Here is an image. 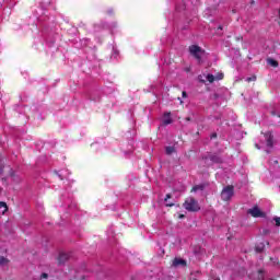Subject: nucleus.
I'll return each instance as SVG.
<instances>
[{
	"instance_id": "1",
	"label": "nucleus",
	"mask_w": 280,
	"mask_h": 280,
	"mask_svg": "<svg viewBox=\"0 0 280 280\" xmlns=\"http://www.w3.org/2000/svg\"><path fill=\"white\" fill-rule=\"evenodd\" d=\"M199 82H209V84H213V82H219V80L224 79V73L218 72L215 75L208 73V74H200Z\"/></svg>"
},
{
	"instance_id": "2",
	"label": "nucleus",
	"mask_w": 280,
	"mask_h": 280,
	"mask_svg": "<svg viewBox=\"0 0 280 280\" xmlns=\"http://www.w3.org/2000/svg\"><path fill=\"white\" fill-rule=\"evenodd\" d=\"M184 208L186 211H200V206L198 205V201L194 198H188L184 202Z\"/></svg>"
},
{
	"instance_id": "3",
	"label": "nucleus",
	"mask_w": 280,
	"mask_h": 280,
	"mask_svg": "<svg viewBox=\"0 0 280 280\" xmlns=\"http://www.w3.org/2000/svg\"><path fill=\"white\" fill-rule=\"evenodd\" d=\"M222 200L229 201L230 198H233V186H226L221 192Z\"/></svg>"
},
{
	"instance_id": "4",
	"label": "nucleus",
	"mask_w": 280,
	"mask_h": 280,
	"mask_svg": "<svg viewBox=\"0 0 280 280\" xmlns=\"http://www.w3.org/2000/svg\"><path fill=\"white\" fill-rule=\"evenodd\" d=\"M189 51H190L191 56L197 58V60H200V58H201V56L203 54L202 49L199 46H197V45L190 46L189 47Z\"/></svg>"
},
{
	"instance_id": "5",
	"label": "nucleus",
	"mask_w": 280,
	"mask_h": 280,
	"mask_svg": "<svg viewBox=\"0 0 280 280\" xmlns=\"http://www.w3.org/2000/svg\"><path fill=\"white\" fill-rule=\"evenodd\" d=\"M247 213H249V215H253V218H264V212L257 206L249 209Z\"/></svg>"
},
{
	"instance_id": "6",
	"label": "nucleus",
	"mask_w": 280,
	"mask_h": 280,
	"mask_svg": "<svg viewBox=\"0 0 280 280\" xmlns=\"http://www.w3.org/2000/svg\"><path fill=\"white\" fill-rule=\"evenodd\" d=\"M265 142H262V145H267V148H272V133L267 132L264 133Z\"/></svg>"
},
{
	"instance_id": "7",
	"label": "nucleus",
	"mask_w": 280,
	"mask_h": 280,
	"mask_svg": "<svg viewBox=\"0 0 280 280\" xmlns=\"http://www.w3.org/2000/svg\"><path fill=\"white\" fill-rule=\"evenodd\" d=\"M173 266L177 268V266H187V262L183 258H175L173 260Z\"/></svg>"
},
{
	"instance_id": "8",
	"label": "nucleus",
	"mask_w": 280,
	"mask_h": 280,
	"mask_svg": "<svg viewBox=\"0 0 280 280\" xmlns=\"http://www.w3.org/2000/svg\"><path fill=\"white\" fill-rule=\"evenodd\" d=\"M163 124L165 126H168V124H172V117H171L170 113L164 114Z\"/></svg>"
},
{
	"instance_id": "9",
	"label": "nucleus",
	"mask_w": 280,
	"mask_h": 280,
	"mask_svg": "<svg viewBox=\"0 0 280 280\" xmlns=\"http://www.w3.org/2000/svg\"><path fill=\"white\" fill-rule=\"evenodd\" d=\"M8 211V205L5 202H0V215H4Z\"/></svg>"
},
{
	"instance_id": "10",
	"label": "nucleus",
	"mask_w": 280,
	"mask_h": 280,
	"mask_svg": "<svg viewBox=\"0 0 280 280\" xmlns=\"http://www.w3.org/2000/svg\"><path fill=\"white\" fill-rule=\"evenodd\" d=\"M170 198H172L171 195H166V198L164 199L166 207H174V202H170Z\"/></svg>"
},
{
	"instance_id": "11",
	"label": "nucleus",
	"mask_w": 280,
	"mask_h": 280,
	"mask_svg": "<svg viewBox=\"0 0 280 280\" xmlns=\"http://www.w3.org/2000/svg\"><path fill=\"white\" fill-rule=\"evenodd\" d=\"M267 62L271 67H279V63L275 59H268Z\"/></svg>"
},
{
	"instance_id": "12",
	"label": "nucleus",
	"mask_w": 280,
	"mask_h": 280,
	"mask_svg": "<svg viewBox=\"0 0 280 280\" xmlns=\"http://www.w3.org/2000/svg\"><path fill=\"white\" fill-rule=\"evenodd\" d=\"M0 266H8V258L0 257Z\"/></svg>"
},
{
	"instance_id": "13",
	"label": "nucleus",
	"mask_w": 280,
	"mask_h": 280,
	"mask_svg": "<svg viewBox=\"0 0 280 280\" xmlns=\"http://www.w3.org/2000/svg\"><path fill=\"white\" fill-rule=\"evenodd\" d=\"M173 152H174V147L166 148V154H173Z\"/></svg>"
},
{
	"instance_id": "14",
	"label": "nucleus",
	"mask_w": 280,
	"mask_h": 280,
	"mask_svg": "<svg viewBox=\"0 0 280 280\" xmlns=\"http://www.w3.org/2000/svg\"><path fill=\"white\" fill-rule=\"evenodd\" d=\"M273 220L276 222V226H280V218L276 217Z\"/></svg>"
},
{
	"instance_id": "15",
	"label": "nucleus",
	"mask_w": 280,
	"mask_h": 280,
	"mask_svg": "<svg viewBox=\"0 0 280 280\" xmlns=\"http://www.w3.org/2000/svg\"><path fill=\"white\" fill-rule=\"evenodd\" d=\"M256 250H257V253H261L264 250V245L256 246Z\"/></svg>"
},
{
	"instance_id": "16",
	"label": "nucleus",
	"mask_w": 280,
	"mask_h": 280,
	"mask_svg": "<svg viewBox=\"0 0 280 280\" xmlns=\"http://www.w3.org/2000/svg\"><path fill=\"white\" fill-rule=\"evenodd\" d=\"M255 80H257V78H256V77L247 78V82H255Z\"/></svg>"
},
{
	"instance_id": "17",
	"label": "nucleus",
	"mask_w": 280,
	"mask_h": 280,
	"mask_svg": "<svg viewBox=\"0 0 280 280\" xmlns=\"http://www.w3.org/2000/svg\"><path fill=\"white\" fill-rule=\"evenodd\" d=\"M40 279H47V273H43V275L40 276Z\"/></svg>"
},
{
	"instance_id": "18",
	"label": "nucleus",
	"mask_w": 280,
	"mask_h": 280,
	"mask_svg": "<svg viewBox=\"0 0 280 280\" xmlns=\"http://www.w3.org/2000/svg\"><path fill=\"white\" fill-rule=\"evenodd\" d=\"M62 257H66L65 254H61V255L59 256V261H60V259H62Z\"/></svg>"
},
{
	"instance_id": "19",
	"label": "nucleus",
	"mask_w": 280,
	"mask_h": 280,
	"mask_svg": "<svg viewBox=\"0 0 280 280\" xmlns=\"http://www.w3.org/2000/svg\"><path fill=\"white\" fill-rule=\"evenodd\" d=\"M183 97H187V92H183Z\"/></svg>"
},
{
	"instance_id": "20",
	"label": "nucleus",
	"mask_w": 280,
	"mask_h": 280,
	"mask_svg": "<svg viewBox=\"0 0 280 280\" xmlns=\"http://www.w3.org/2000/svg\"><path fill=\"white\" fill-rule=\"evenodd\" d=\"M256 148H257L258 150H261V147H259L258 143H256Z\"/></svg>"
},
{
	"instance_id": "21",
	"label": "nucleus",
	"mask_w": 280,
	"mask_h": 280,
	"mask_svg": "<svg viewBox=\"0 0 280 280\" xmlns=\"http://www.w3.org/2000/svg\"><path fill=\"white\" fill-rule=\"evenodd\" d=\"M183 218H185V214H180L179 215V219L183 220Z\"/></svg>"
},
{
	"instance_id": "22",
	"label": "nucleus",
	"mask_w": 280,
	"mask_h": 280,
	"mask_svg": "<svg viewBox=\"0 0 280 280\" xmlns=\"http://www.w3.org/2000/svg\"><path fill=\"white\" fill-rule=\"evenodd\" d=\"M197 189H198V187H194V188H192V191H196Z\"/></svg>"
}]
</instances>
